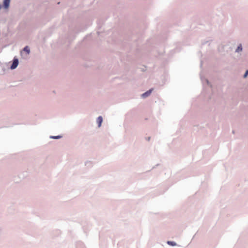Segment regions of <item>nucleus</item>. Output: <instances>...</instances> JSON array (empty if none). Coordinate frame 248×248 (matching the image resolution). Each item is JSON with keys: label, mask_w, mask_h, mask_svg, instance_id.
Returning a JSON list of instances; mask_svg holds the SVG:
<instances>
[{"label": "nucleus", "mask_w": 248, "mask_h": 248, "mask_svg": "<svg viewBox=\"0 0 248 248\" xmlns=\"http://www.w3.org/2000/svg\"><path fill=\"white\" fill-rule=\"evenodd\" d=\"M18 61L17 59H14L12 64L11 66V69H14L18 65Z\"/></svg>", "instance_id": "1"}, {"label": "nucleus", "mask_w": 248, "mask_h": 248, "mask_svg": "<svg viewBox=\"0 0 248 248\" xmlns=\"http://www.w3.org/2000/svg\"><path fill=\"white\" fill-rule=\"evenodd\" d=\"M10 2V0H4L3 1V7L5 9H8Z\"/></svg>", "instance_id": "2"}, {"label": "nucleus", "mask_w": 248, "mask_h": 248, "mask_svg": "<svg viewBox=\"0 0 248 248\" xmlns=\"http://www.w3.org/2000/svg\"><path fill=\"white\" fill-rule=\"evenodd\" d=\"M102 121H103V118L101 116H99L98 117L97 119V122L98 124V126L100 127L101 125V123H102Z\"/></svg>", "instance_id": "3"}, {"label": "nucleus", "mask_w": 248, "mask_h": 248, "mask_svg": "<svg viewBox=\"0 0 248 248\" xmlns=\"http://www.w3.org/2000/svg\"><path fill=\"white\" fill-rule=\"evenodd\" d=\"M151 92H152V90H150L149 91H148L146 92V93H144L143 94H142V96L143 97H146L150 94Z\"/></svg>", "instance_id": "4"}, {"label": "nucleus", "mask_w": 248, "mask_h": 248, "mask_svg": "<svg viewBox=\"0 0 248 248\" xmlns=\"http://www.w3.org/2000/svg\"><path fill=\"white\" fill-rule=\"evenodd\" d=\"M23 50L27 53V54H29L30 50L29 47L28 46L25 47Z\"/></svg>", "instance_id": "5"}, {"label": "nucleus", "mask_w": 248, "mask_h": 248, "mask_svg": "<svg viewBox=\"0 0 248 248\" xmlns=\"http://www.w3.org/2000/svg\"><path fill=\"white\" fill-rule=\"evenodd\" d=\"M242 48L241 46L240 45V46H238L236 51V52H239V51H242Z\"/></svg>", "instance_id": "6"}, {"label": "nucleus", "mask_w": 248, "mask_h": 248, "mask_svg": "<svg viewBox=\"0 0 248 248\" xmlns=\"http://www.w3.org/2000/svg\"><path fill=\"white\" fill-rule=\"evenodd\" d=\"M168 244L171 245V246H175L176 245V243L175 242H172V241H168Z\"/></svg>", "instance_id": "7"}, {"label": "nucleus", "mask_w": 248, "mask_h": 248, "mask_svg": "<svg viewBox=\"0 0 248 248\" xmlns=\"http://www.w3.org/2000/svg\"><path fill=\"white\" fill-rule=\"evenodd\" d=\"M61 137H62L60 136H51L50 138L52 139H58L61 138Z\"/></svg>", "instance_id": "8"}, {"label": "nucleus", "mask_w": 248, "mask_h": 248, "mask_svg": "<svg viewBox=\"0 0 248 248\" xmlns=\"http://www.w3.org/2000/svg\"><path fill=\"white\" fill-rule=\"evenodd\" d=\"M248 75V70L246 72L245 75H244V78H246Z\"/></svg>", "instance_id": "9"}]
</instances>
